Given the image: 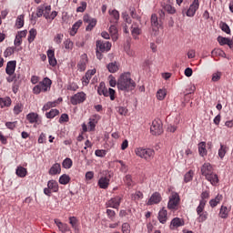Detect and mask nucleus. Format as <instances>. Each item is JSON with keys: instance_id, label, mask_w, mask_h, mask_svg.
Returning a JSON list of instances; mask_svg holds the SVG:
<instances>
[{"instance_id": "f257e3e1", "label": "nucleus", "mask_w": 233, "mask_h": 233, "mask_svg": "<svg viewBox=\"0 0 233 233\" xmlns=\"http://www.w3.org/2000/svg\"><path fill=\"white\" fill-rule=\"evenodd\" d=\"M117 88L123 92H130L136 88V82L130 77V73H125L117 80Z\"/></svg>"}, {"instance_id": "f03ea898", "label": "nucleus", "mask_w": 233, "mask_h": 233, "mask_svg": "<svg viewBox=\"0 0 233 233\" xmlns=\"http://www.w3.org/2000/svg\"><path fill=\"white\" fill-rule=\"evenodd\" d=\"M200 172L202 176L205 177L207 181H209L211 185L216 186L219 183V178L218 177V174L214 173V167L208 162L203 164L200 168Z\"/></svg>"}, {"instance_id": "7ed1b4c3", "label": "nucleus", "mask_w": 233, "mask_h": 233, "mask_svg": "<svg viewBox=\"0 0 233 233\" xmlns=\"http://www.w3.org/2000/svg\"><path fill=\"white\" fill-rule=\"evenodd\" d=\"M135 154L138 157H141V159H145V161H152L156 152L152 148L137 147L135 149Z\"/></svg>"}, {"instance_id": "20e7f679", "label": "nucleus", "mask_w": 233, "mask_h": 233, "mask_svg": "<svg viewBox=\"0 0 233 233\" xmlns=\"http://www.w3.org/2000/svg\"><path fill=\"white\" fill-rule=\"evenodd\" d=\"M52 86V80L48 77H45L43 81L39 82L34 88V94H41V92H48Z\"/></svg>"}, {"instance_id": "39448f33", "label": "nucleus", "mask_w": 233, "mask_h": 233, "mask_svg": "<svg viewBox=\"0 0 233 233\" xmlns=\"http://www.w3.org/2000/svg\"><path fill=\"white\" fill-rule=\"evenodd\" d=\"M97 94L99 96H104L105 97L110 96L111 101H114L116 99V90L113 88L107 89L105 86V82H101L97 88Z\"/></svg>"}, {"instance_id": "423d86ee", "label": "nucleus", "mask_w": 233, "mask_h": 233, "mask_svg": "<svg viewBox=\"0 0 233 233\" xmlns=\"http://www.w3.org/2000/svg\"><path fill=\"white\" fill-rule=\"evenodd\" d=\"M199 10V0H194L192 4H190L188 9H182V15H187V17H194L196 15V12Z\"/></svg>"}, {"instance_id": "0eeeda50", "label": "nucleus", "mask_w": 233, "mask_h": 233, "mask_svg": "<svg viewBox=\"0 0 233 233\" xmlns=\"http://www.w3.org/2000/svg\"><path fill=\"white\" fill-rule=\"evenodd\" d=\"M150 132L153 136H161L163 134V122L160 119L153 120Z\"/></svg>"}, {"instance_id": "6e6552de", "label": "nucleus", "mask_w": 233, "mask_h": 233, "mask_svg": "<svg viewBox=\"0 0 233 233\" xmlns=\"http://www.w3.org/2000/svg\"><path fill=\"white\" fill-rule=\"evenodd\" d=\"M179 205V195L177 193H172L169 197V201L167 203V208L169 210H176Z\"/></svg>"}, {"instance_id": "1a4fd4ad", "label": "nucleus", "mask_w": 233, "mask_h": 233, "mask_svg": "<svg viewBox=\"0 0 233 233\" xmlns=\"http://www.w3.org/2000/svg\"><path fill=\"white\" fill-rule=\"evenodd\" d=\"M86 100V94L84 92H78L71 96L70 101L73 105H81V103H85Z\"/></svg>"}, {"instance_id": "9d476101", "label": "nucleus", "mask_w": 233, "mask_h": 233, "mask_svg": "<svg viewBox=\"0 0 233 233\" xmlns=\"http://www.w3.org/2000/svg\"><path fill=\"white\" fill-rule=\"evenodd\" d=\"M151 26L153 28L154 35H159V28H161V22L157 18V15H151Z\"/></svg>"}, {"instance_id": "9b49d317", "label": "nucleus", "mask_w": 233, "mask_h": 233, "mask_svg": "<svg viewBox=\"0 0 233 233\" xmlns=\"http://www.w3.org/2000/svg\"><path fill=\"white\" fill-rule=\"evenodd\" d=\"M121 201H123V198L116 196L109 199L106 203V208H119V206L121 205Z\"/></svg>"}, {"instance_id": "f8f14e48", "label": "nucleus", "mask_w": 233, "mask_h": 233, "mask_svg": "<svg viewBox=\"0 0 233 233\" xmlns=\"http://www.w3.org/2000/svg\"><path fill=\"white\" fill-rule=\"evenodd\" d=\"M110 48H112V44L106 41H96V50L100 52H110Z\"/></svg>"}, {"instance_id": "ddd939ff", "label": "nucleus", "mask_w": 233, "mask_h": 233, "mask_svg": "<svg viewBox=\"0 0 233 233\" xmlns=\"http://www.w3.org/2000/svg\"><path fill=\"white\" fill-rule=\"evenodd\" d=\"M26 119L31 125H41V118L37 113H29L26 115Z\"/></svg>"}, {"instance_id": "4468645a", "label": "nucleus", "mask_w": 233, "mask_h": 233, "mask_svg": "<svg viewBox=\"0 0 233 233\" xmlns=\"http://www.w3.org/2000/svg\"><path fill=\"white\" fill-rule=\"evenodd\" d=\"M179 227H185V220L179 218H173L170 222L169 228L171 230H176V228H179Z\"/></svg>"}, {"instance_id": "2eb2a0df", "label": "nucleus", "mask_w": 233, "mask_h": 233, "mask_svg": "<svg viewBox=\"0 0 233 233\" xmlns=\"http://www.w3.org/2000/svg\"><path fill=\"white\" fill-rule=\"evenodd\" d=\"M161 194L159 192H155L151 195V197L149 198L147 205H158V203H161Z\"/></svg>"}, {"instance_id": "dca6fc26", "label": "nucleus", "mask_w": 233, "mask_h": 233, "mask_svg": "<svg viewBox=\"0 0 233 233\" xmlns=\"http://www.w3.org/2000/svg\"><path fill=\"white\" fill-rule=\"evenodd\" d=\"M15 66H17V62L15 60L7 62L6 67H5V73L7 76H14L15 73Z\"/></svg>"}, {"instance_id": "f3484780", "label": "nucleus", "mask_w": 233, "mask_h": 233, "mask_svg": "<svg viewBox=\"0 0 233 233\" xmlns=\"http://www.w3.org/2000/svg\"><path fill=\"white\" fill-rule=\"evenodd\" d=\"M86 63H88V56L86 54L81 56V59L77 64V68L80 72H85L86 70Z\"/></svg>"}, {"instance_id": "a211bd4d", "label": "nucleus", "mask_w": 233, "mask_h": 233, "mask_svg": "<svg viewBox=\"0 0 233 233\" xmlns=\"http://www.w3.org/2000/svg\"><path fill=\"white\" fill-rule=\"evenodd\" d=\"M99 188H102L103 190H106L108 187L110 186V177H102L98 179L97 183Z\"/></svg>"}, {"instance_id": "6ab92c4d", "label": "nucleus", "mask_w": 233, "mask_h": 233, "mask_svg": "<svg viewBox=\"0 0 233 233\" xmlns=\"http://www.w3.org/2000/svg\"><path fill=\"white\" fill-rule=\"evenodd\" d=\"M157 219L162 225H165V223H167V220L168 219V213L167 209H165V208H162L159 210Z\"/></svg>"}, {"instance_id": "aec40b11", "label": "nucleus", "mask_w": 233, "mask_h": 233, "mask_svg": "<svg viewBox=\"0 0 233 233\" xmlns=\"http://www.w3.org/2000/svg\"><path fill=\"white\" fill-rule=\"evenodd\" d=\"M96 75V69H91L88 70L85 76H83L82 78V84L84 85V86H86V85H88V83H90V79H92V76Z\"/></svg>"}, {"instance_id": "412c9836", "label": "nucleus", "mask_w": 233, "mask_h": 233, "mask_svg": "<svg viewBox=\"0 0 233 233\" xmlns=\"http://www.w3.org/2000/svg\"><path fill=\"white\" fill-rule=\"evenodd\" d=\"M49 176H57L61 174V164L55 163L48 170Z\"/></svg>"}, {"instance_id": "4be33fe9", "label": "nucleus", "mask_w": 233, "mask_h": 233, "mask_svg": "<svg viewBox=\"0 0 233 233\" xmlns=\"http://www.w3.org/2000/svg\"><path fill=\"white\" fill-rule=\"evenodd\" d=\"M55 224L62 233L70 232V228L67 224L61 222L59 219H55Z\"/></svg>"}, {"instance_id": "5701e85b", "label": "nucleus", "mask_w": 233, "mask_h": 233, "mask_svg": "<svg viewBox=\"0 0 233 233\" xmlns=\"http://www.w3.org/2000/svg\"><path fill=\"white\" fill-rule=\"evenodd\" d=\"M97 121H99V116H93L89 118L88 128L90 132H94V130H96V125H97Z\"/></svg>"}, {"instance_id": "b1692460", "label": "nucleus", "mask_w": 233, "mask_h": 233, "mask_svg": "<svg viewBox=\"0 0 233 233\" xmlns=\"http://www.w3.org/2000/svg\"><path fill=\"white\" fill-rule=\"evenodd\" d=\"M218 42L219 43V45H221V46L228 45V46H229V48H233V41L230 38L218 36Z\"/></svg>"}, {"instance_id": "393cba45", "label": "nucleus", "mask_w": 233, "mask_h": 233, "mask_svg": "<svg viewBox=\"0 0 233 233\" xmlns=\"http://www.w3.org/2000/svg\"><path fill=\"white\" fill-rule=\"evenodd\" d=\"M221 201H223V195L218 194L216 198L209 200V205L212 208H214V207H218Z\"/></svg>"}, {"instance_id": "a878e982", "label": "nucleus", "mask_w": 233, "mask_h": 233, "mask_svg": "<svg viewBox=\"0 0 233 233\" xmlns=\"http://www.w3.org/2000/svg\"><path fill=\"white\" fill-rule=\"evenodd\" d=\"M109 15H110V23L116 24L117 21H119V12L116 9L110 11L109 10Z\"/></svg>"}, {"instance_id": "bb28decb", "label": "nucleus", "mask_w": 233, "mask_h": 233, "mask_svg": "<svg viewBox=\"0 0 233 233\" xmlns=\"http://www.w3.org/2000/svg\"><path fill=\"white\" fill-rule=\"evenodd\" d=\"M229 212H230V209H228L227 206H221L218 216L222 219H227V218H228Z\"/></svg>"}, {"instance_id": "cd10ccee", "label": "nucleus", "mask_w": 233, "mask_h": 233, "mask_svg": "<svg viewBox=\"0 0 233 233\" xmlns=\"http://www.w3.org/2000/svg\"><path fill=\"white\" fill-rule=\"evenodd\" d=\"M12 105V99L10 97L0 98V108H6Z\"/></svg>"}, {"instance_id": "c85d7f7f", "label": "nucleus", "mask_w": 233, "mask_h": 233, "mask_svg": "<svg viewBox=\"0 0 233 233\" xmlns=\"http://www.w3.org/2000/svg\"><path fill=\"white\" fill-rule=\"evenodd\" d=\"M81 25H83V21L78 20L77 22H76L70 30V35H76V34H77V30H79V28L81 27Z\"/></svg>"}, {"instance_id": "c756f323", "label": "nucleus", "mask_w": 233, "mask_h": 233, "mask_svg": "<svg viewBox=\"0 0 233 233\" xmlns=\"http://www.w3.org/2000/svg\"><path fill=\"white\" fill-rule=\"evenodd\" d=\"M106 68L111 74H116L119 70V66L116 62H111L106 66Z\"/></svg>"}, {"instance_id": "7c9ffc66", "label": "nucleus", "mask_w": 233, "mask_h": 233, "mask_svg": "<svg viewBox=\"0 0 233 233\" xmlns=\"http://www.w3.org/2000/svg\"><path fill=\"white\" fill-rule=\"evenodd\" d=\"M47 187L51 189L53 192H57L59 190V184L56 180H49L47 182Z\"/></svg>"}, {"instance_id": "2f4dec72", "label": "nucleus", "mask_w": 233, "mask_h": 233, "mask_svg": "<svg viewBox=\"0 0 233 233\" xmlns=\"http://www.w3.org/2000/svg\"><path fill=\"white\" fill-rule=\"evenodd\" d=\"M109 34H110L113 41H116L118 38L117 27L116 26V25H112L109 27Z\"/></svg>"}, {"instance_id": "473e14b6", "label": "nucleus", "mask_w": 233, "mask_h": 233, "mask_svg": "<svg viewBox=\"0 0 233 233\" xmlns=\"http://www.w3.org/2000/svg\"><path fill=\"white\" fill-rule=\"evenodd\" d=\"M198 152L199 156H201L202 157H205V156H207V144L205 142H200L198 144Z\"/></svg>"}, {"instance_id": "72a5a7b5", "label": "nucleus", "mask_w": 233, "mask_h": 233, "mask_svg": "<svg viewBox=\"0 0 233 233\" xmlns=\"http://www.w3.org/2000/svg\"><path fill=\"white\" fill-rule=\"evenodd\" d=\"M227 152H228V147L223 144H220V147L218 149V157L220 159H223L225 157Z\"/></svg>"}, {"instance_id": "f704fd0d", "label": "nucleus", "mask_w": 233, "mask_h": 233, "mask_svg": "<svg viewBox=\"0 0 233 233\" xmlns=\"http://www.w3.org/2000/svg\"><path fill=\"white\" fill-rule=\"evenodd\" d=\"M15 26L17 28H23L25 26V15H20L17 16L15 21Z\"/></svg>"}, {"instance_id": "c9c22d12", "label": "nucleus", "mask_w": 233, "mask_h": 233, "mask_svg": "<svg viewBox=\"0 0 233 233\" xmlns=\"http://www.w3.org/2000/svg\"><path fill=\"white\" fill-rule=\"evenodd\" d=\"M15 174L18 176V177H26V168L20 166L16 168Z\"/></svg>"}, {"instance_id": "e433bc0d", "label": "nucleus", "mask_w": 233, "mask_h": 233, "mask_svg": "<svg viewBox=\"0 0 233 233\" xmlns=\"http://www.w3.org/2000/svg\"><path fill=\"white\" fill-rule=\"evenodd\" d=\"M131 28H132L131 34L134 39H137V35H140L141 34V28H139L138 26H136V25H132Z\"/></svg>"}, {"instance_id": "4c0bfd02", "label": "nucleus", "mask_w": 233, "mask_h": 233, "mask_svg": "<svg viewBox=\"0 0 233 233\" xmlns=\"http://www.w3.org/2000/svg\"><path fill=\"white\" fill-rule=\"evenodd\" d=\"M167 97V89L162 88L157 92V98L158 101H163Z\"/></svg>"}, {"instance_id": "58836bf2", "label": "nucleus", "mask_w": 233, "mask_h": 233, "mask_svg": "<svg viewBox=\"0 0 233 233\" xmlns=\"http://www.w3.org/2000/svg\"><path fill=\"white\" fill-rule=\"evenodd\" d=\"M211 56L214 57V56H218V57H227V54H225V51L218 48V49H214L211 52Z\"/></svg>"}, {"instance_id": "ea45409f", "label": "nucleus", "mask_w": 233, "mask_h": 233, "mask_svg": "<svg viewBox=\"0 0 233 233\" xmlns=\"http://www.w3.org/2000/svg\"><path fill=\"white\" fill-rule=\"evenodd\" d=\"M37 35V30L35 28L30 29L29 35L27 38L28 43H34V40L35 39V36Z\"/></svg>"}, {"instance_id": "a19ab883", "label": "nucleus", "mask_w": 233, "mask_h": 233, "mask_svg": "<svg viewBox=\"0 0 233 233\" xmlns=\"http://www.w3.org/2000/svg\"><path fill=\"white\" fill-rule=\"evenodd\" d=\"M60 185H68L70 183V176L64 174L59 177Z\"/></svg>"}, {"instance_id": "79ce46f5", "label": "nucleus", "mask_w": 233, "mask_h": 233, "mask_svg": "<svg viewBox=\"0 0 233 233\" xmlns=\"http://www.w3.org/2000/svg\"><path fill=\"white\" fill-rule=\"evenodd\" d=\"M56 116H59V110L57 109H51L49 112L46 113L47 119H54Z\"/></svg>"}, {"instance_id": "37998d69", "label": "nucleus", "mask_w": 233, "mask_h": 233, "mask_svg": "<svg viewBox=\"0 0 233 233\" xmlns=\"http://www.w3.org/2000/svg\"><path fill=\"white\" fill-rule=\"evenodd\" d=\"M162 6L163 10L167 12V14H176V7L172 6L171 5L164 4Z\"/></svg>"}, {"instance_id": "c03bdc74", "label": "nucleus", "mask_w": 233, "mask_h": 233, "mask_svg": "<svg viewBox=\"0 0 233 233\" xmlns=\"http://www.w3.org/2000/svg\"><path fill=\"white\" fill-rule=\"evenodd\" d=\"M193 178H194V171L189 170L184 176V182L190 183V181H192Z\"/></svg>"}, {"instance_id": "a18cd8bd", "label": "nucleus", "mask_w": 233, "mask_h": 233, "mask_svg": "<svg viewBox=\"0 0 233 233\" xmlns=\"http://www.w3.org/2000/svg\"><path fill=\"white\" fill-rule=\"evenodd\" d=\"M207 205V200H200L199 205L197 208V214L205 212V206Z\"/></svg>"}, {"instance_id": "49530a36", "label": "nucleus", "mask_w": 233, "mask_h": 233, "mask_svg": "<svg viewBox=\"0 0 233 233\" xmlns=\"http://www.w3.org/2000/svg\"><path fill=\"white\" fill-rule=\"evenodd\" d=\"M64 47L66 50H73L74 49V42L67 38L64 41Z\"/></svg>"}, {"instance_id": "de8ad7c7", "label": "nucleus", "mask_w": 233, "mask_h": 233, "mask_svg": "<svg viewBox=\"0 0 233 233\" xmlns=\"http://www.w3.org/2000/svg\"><path fill=\"white\" fill-rule=\"evenodd\" d=\"M198 223H203L205 221H207L208 218V213L207 211H204L200 214H198Z\"/></svg>"}, {"instance_id": "09e8293b", "label": "nucleus", "mask_w": 233, "mask_h": 233, "mask_svg": "<svg viewBox=\"0 0 233 233\" xmlns=\"http://www.w3.org/2000/svg\"><path fill=\"white\" fill-rule=\"evenodd\" d=\"M131 199L133 201H139L140 199H143V192L137 191L136 193H133L131 195Z\"/></svg>"}, {"instance_id": "8fccbe9b", "label": "nucleus", "mask_w": 233, "mask_h": 233, "mask_svg": "<svg viewBox=\"0 0 233 233\" xmlns=\"http://www.w3.org/2000/svg\"><path fill=\"white\" fill-rule=\"evenodd\" d=\"M72 165H73V162H72V160L70 159V158H66V159H64L63 160V162H62V167H63V168H66V169H68V168H72Z\"/></svg>"}, {"instance_id": "3c124183", "label": "nucleus", "mask_w": 233, "mask_h": 233, "mask_svg": "<svg viewBox=\"0 0 233 233\" xmlns=\"http://www.w3.org/2000/svg\"><path fill=\"white\" fill-rule=\"evenodd\" d=\"M124 182L127 185V187H133L134 180H132V175H126V177L124 178Z\"/></svg>"}, {"instance_id": "603ef678", "label": "nucleus", "mask_w": 233, "mask_h": 233, "mask_svg": "<svg viewBox=\"0 0 233 233\" xmlns=\"http://www.w3.org/2000/svg\"><path fill=\"white\" fill-rule=\"evenodd\" d=\"M122 233H130L131 232V227L128 222H124L121 227Z\"/></svg>"}, {"instance_id": "864d4df0", "label": "nucleus", "mask_w": 233, "mask_h": 233, "mask_svg": "<svg viewBox=\"0 0 233 233\" xmlns=\"http://www.w3.org/2000/svg\"><path fill=\"white\" fill-rule=\"evenodd\" d=\"M15 52V47H7L4 52L5 57H10Z\"/></svg>"}, {"instance_id": "5fc2aeb1", "label": "nucleus", "mask_w": 233, "mask_h": 233, "mask_svg": "<svg viewBox=\"0 0 233 233\" xmlns=\"http://www.w3.org/2000/svg\"><path fill=\"white\" fill-rule=\"evenodd\" d=\"M44 17H46V19H51V21H54V19L57 17V12L53 11L50 15L48 13H45Z\"/></svg>"}, {"instance_id": "6e6d98bb", "label": "nucleus", "mask_w": 233, "mask_h": 233, "mask_svg": "<svg viewBox=\"0 0 233 233\" xmlns=\"http://www.w3.org/2000/svg\"><path fill=\"white\" fill-rule=\"evenodd\" d=\"M97 24V20H96L95 18H93L88 24L87 26L86 27V30L88 32L90 30H92L94 28V26H96V25Z\"/></svg>"}, {"instance_id": "4d7b16f0", "label": "nucleus", "mask_w": 233, "mask_h": 233, "mask_svg": "<svg viewBox=\"0 0 233 233\" xmlns=\"http://www.w3.org/2000/svg\"><path fill=\"white\" fill-rule=\"evenodd\" d=\"M23 112V105L22 104H16L14 107V114L16 116L21 114Z\"/></svg>"}, {"instance_id": "13d9d810", "label": "nucleus", "mask_w": 233, "mask_h": 233, "mask_svg": "<svg viewBox=\"0 0 233 233\" xmlns=\"http://www.w3.org/2000/svg\"><path fill=\"white\" fill-rule=\"evenodd\" d=\"M56 102H47L42 108V110L45 112L46 110H50V108H53L56 106Z\"/></svg>"}, {"instance_id": "bf43d9fd", "label": "nucleus", "mask_w": 233, "mask_h": 233, "mask_svg": "<svg viewBox=\"0 0 233 233\" xmlns=\"http://www.w3.org/2000/svg\"><path fill=\"white\" fill-rule=\"evenodd\" d=\"M45 15V5H40L36 9V16L43 17Z\"/></svg>"}, {"instance_id": "052dcab7", "label": "nucleus", "mask_w": 233, "mask_h": 233, "mask_svg": "<svg viewBox=\"0 0 233 233\" xmlns=\"http://www.w3.org/2000/svg\"><path fill=\"white\" fill-rule=\"evenodd\" d=\"M95 155L96 156V157H105V156H106V150H105V149H96L95 151Z\"/></svg>"}, {"instance_id": "680f3d73", "label": "nucleus", "mask_w": 233, "mask_h": 233, "mask_svg": "<svg viewBox=\"0 0 233 233\" xmlns=\"http://www.w3.org/2000/svg\"><path fill=\"white\" fill-rule=\"evenodd\" d=\"M220 28L222 32H225L226 34H230V27L228 26V25H227V23H221Z\"/></svg>"}, {"instance_id": "e2e57ef3", "label": "nucleus", "mask_w": 233, "mask_h": 233, "mask_svg": "<svg viewBox=\"0 0 233 233\" xmlns=\"http://www.w3.org/2000/svg\"><path fill=\"white\" fill-rule=\"evenodd\" d=\"M63 34H57L55 38H54V42L56 44V45H61V43H63Z\"/></svg>"}, {"instance_id": "0e129e2a", "label": "nucleus", "mask_w": 233, "mask_h": 233, "mask_svg": "<svg viewBox=\"0 0 233 233\" xmlns=\"http://www.w3.org/2000/svg\"><path fill=\"white\" fill-rule=\"evenodd\" d=\"M107 217L111 219V221H114L116 219V211L112 209H106Z\"/></svg>"}, {"instance_id": "69168bd1", "label": "nucleus", "mask_w": 233, "mask_h": 233, "mask_svg": "<svg viewBox=\"0 0 233 233\" xmlns=\"http://www.w3.org/2000/svg\"><path fill=\"white\" fill-rule=\"evenodd\" d=\"M69 223L74 228H77V218L76 217H70Z\"/></svg>"}, {"instance_id": "338daca9", "label": "nucleus", "mask_w": 233, "mask_h": 233, "mask_svg": "<svg viewBox=\"0 0 233 233\" xmlns=\"http://www.w3.org/2000/svg\"><path fill=\"white\" fill-rule=\"evenodd\" d=\"M86 10V2H81V5L76 8V12L83 13Z\"/></svg>"}, {"instance_id": "774afa93", "label": "nucleus", "mask_w": 233, "mask_h": 233, "mask_svg": "<svg viewBox=\"0 0 233 233\" xmlns=\"http://www.w3.org/2000/svg\"><path fill=\"white\" fill-rule=\"evenodd\" d=\"M92 179H94V171H87L86 173V181H92Z\"/></svg>"}]
</instances>
